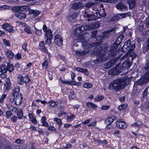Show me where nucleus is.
I'll return each instance as SVG.
<instances>
[{
  "mask_svg": "<svg viewBox=\"0 0 149 149\" xmlns=\"http://www.w3.org/2000/svg\"><path fill=\"white\" fill-rule=\"evenodd\" d=\"M99 26V24L98 22H96L91 26L86 25L81 27L77 28L74 31V33L76 34V42H81L82 46L84 48L87 49L88 47H93L94 46H97V43H94L90 46L88 43H87L88 38L84 34H80L81 33L84 32L85 31L97 28Z\"/></svg>",
  "mask_w": 149,
  "mask_h": 149,
  "instance_id": "1",
  "label": "nucleus"
},
{
  "mask_svg": "<svg viewBox=\"0 0 149 149\" xmlns=\"http://www.w3.org/2000/svg\"><path fill=\"white\" fill-rule=\"evenodd\" d=\"M125 79V78H118L114 80L109 87H112L113 88L117 90H120L125 86L126 84Z\"/></svg>",
  "mask_w": 149,
  "mask_h": 149,
  "instance_id": "2",
  "label": "nucleus"
},
{
  "mask_svg": "<svg viewBox=\"0 0 149 149\" xmlns=\"http://www.w3.org/2000/svg\"><path fill=\"white\" fill-rule=\"evenodd\" d=\"M100 13L98 11L96 12V13L94 14H89L85 12L84 17L85 18H88V20L89 22L90 21L95 20L102 17H104L106 15L104 13L102 14Z\"/></svg>",
  "mask_w": 149,
  "mask_h": 149,
  "instance_id": "3",
  "label": "nucleus"
},
{
  "mask_svg": "<svg viewBox=\"0 0 149 149\" xmlns=\"http://www.w3.org/2000/svg\"><path fill=\"white\" fill-rule=\"evenodd\" d=\"M43 31L46 32L45 34V38L46 40V43L47 45H49L52 42L51 40L52 38V32L50 29H47V26L44 25L43 27Z\"/></svg>",
  "mask_w": 149,
  "mask_h": 149,
  "instance_id": "4",
  "label": "nucleus"
},
{
  "mask_svg": "<svg viewBox=\"0 0 149 149\" xmlns=\"http://www.w3.org/2000/svg\"><path fill=\"white\" fill-rule=\"evenodd\" d=\"M99 51H98V54L97 56V59L95 60V62L96 63H100L102 62H103L105 61L106 60L107 58L105 57L104 54H101V53H102V49H101V47H99Z\"/></svg>",
  "mask_w": 149,
  "mask_h": 149,
  "instance_id": "5",
  "label": "nucleus"
},
{
  "mask_svg": "<svg viewBox=\"0 0 149 149\" xmlns=\"http://www.w3.org/2000/svg\"><path fill=\"white\" fill-rule=\"evenodd\" d=\"M22 100V95H18L14 97H11L10 101L11 102H14L17 105H19L21 103Z\"/></svg>",
  "mask_w": 149,
  "mask_h": 149,
  "instance_id": "6",
  "label": "nucleus"
},
{
  "mask_svg": "<svg viewBox=\"0 0 149 149\" xmlns=\"http://www.w3.org/2000/svg\"><path fill=\"white\" fill-rule=\"evenodd\" d=\"M30 80V79L28 76H23L20 75L18 77V83L21 85H23L24 83H26Z\"/></svg>",
  "mask_w": 149,
  "mask_h": 149,
  "instance_id": "7",
  "label": "nucleus"
},
{
  "mask_svg": "<svg viewBox=\"0 0 149 149\" xmlns=\"http://www.w3.org/2000/svg\"><path fill=\"white\" fill-rule=\"evenodd\" d=\"M119 68L118 66L114 68L109 71L108 74L111 75H116L120 72L121 70H119Z\"/></svg>",
  "mask_w": 149,
  "mask_h": 149,
  "instance_id": "8",
  "label": "nucleus"
},
{
  "mask_svg": "<svg viewBox=\"0 0 149 149\" xmlns=\"http://www.w3.org/2000/svg\"><path fill=\"white\" fill-rule=\"evenodd\" d=\"M2 27L10 33H14L15 32V31L13 29L12 26L8 23H6L3 24Z\"/></svg>",
  "mask_w": 149,
  "mask_h": 149,
  "instance_id": "9",
  "label": "nucleus"
},
{
  "mask_svg": "<svg viewBox=\"0 0 149 149\" xmlns=\"http://www.w3.org/2000/svg\"><path fill=\"white\" fill-rule=\"evenodd\" d=\"M55 43L58 46H61L63 44V39L59 35H56L55 36Z\"/></svg>",
  "mask_w": 149,
  "mask_h": 149,
  "instance_id": "10",
  "label": "nucleus"
},
{
  "mask_svg": "<svg viewBox=\"0 0 149 149\" xmlns=\"http://www.w3.org/2000/svg\"><path fill=\"white\" fill-rule=\"evenodd\" d=\"M141 78V79L136 82L135 84L140 85L143 83H141V81L142 80H143L146 81L148 80L149 79V73H146L144 75V77L143 78Z\"/></svg>",
  "mask_w": 149,
  "mask_h": 149,
  "instance_id": "11",
  "label": "nucleus"
},
{
  "mask_svg": "<svg viewBox=\"0 0 149 149\" xmlns=\"http://www.w3.org/2000/svg\"><path fill=\"white\" fill-rule=\"evenodd\" d=\"M117 127L121 129H125L127 127V125L123 121H118L116 123Z\"/></svg>",
  "mask_w": 149,
  "mask_h": 149,
  "instance_id": "12",
  "label": "nucleus"
},
{
  "mask_svg": "<svg viewBox=\"0 0 149 149\" xmlns=\"http://www.w3.org/2000/svg\"><path fill=\"white\" fill-rule=\"evenodd\" d=\"M28 7L26 6H14L12 7V10L15 11H23L27 9Z\"/></svg>",
  "mask_w": 149,
  "mask_h": 149,
  "instance_id": "13",
  "label": "nucleus"
},
{
  "mask_svg": "<svg viewBox=\"0 0 149 149\" xmlns=\"http://www.w3.org/2000/svg\"><path fill=\"white\" fill-rule=\"evenodd\" d=\"M59 82L63 84H69L73 85H78V84H80V83H78L77 82H75L73 81H70L67 80L63 81L62 79H60L59 80Z\"/></svg>",
  "mask_w": 149,
  "mask_h": 149,
  "instance_id": "14",
  "label": "nucleus"
},
{
  "mask_svg": "<svg viewBox=\"0 0 149 149\" xmlns=\"http://www.w3.org/2000/svg\"><path fill=\"white\" fill-rule=\"evenodd\" d=\"M131 66L130 63L128 61H126L120 66V68L124 70L128 69Z\"/></svg>",
  "mask_w": 149,
  "mask_h": 149,
  "instance_id": "15",
  "label": "nucleus"
},
{
  "mask_svg": "<svg viewBox=\"0 0 149 149\" xmlns=\"http://www.w3.org/2000/svg\"><path fill=\"white\" fill-rule=\"evenodd\" d=\"M5 54L6 56L10 59H12L14 57V54L10 50H7L5 51Z\"/></svg>",
  "mask_w": 149,
  "mask_h": 149,
  "instance_id": "16",
  "label": "nucleus"
},
{
  "mask_svg": "<svg viewBox=\"0 0 149 149\" xmlns=\"http://www.w3.org/2000/svg\"><path fill=\"white\" fill-rule=\"evenodd\" d=\"M38 48L40 49L41 51H43L46 53H47V50L45 46V43L44 42L42 41L40 42Z\"/></svg>",
  "mask_w": 149,
  "mask_h": 149,
  "instance_id": "17",
  "label": "nucleus"
},
{
  "mask_svg": "<svg viewBox=\"0 0 149 149\" xmlns=\"http://www.w3.org/2000/svg\"><path fill=\"white\" fill-rule=\"evenodd\" d=\"M30 119L31 122L34 124L37 123V121L36 119L35 116L32 113H29L28 114Z\"/></svg>",
  "mask_w": 149,
  "mask_h": 149,
  "instance_id": "18",
  "label": "nucleus"
},
{
  "mask_svg": "<svg viewBox=\"0 0 149 149\" xmlns=\"http://www.w3.org/2000/svg\"><path fill=\"white\" fill-rule=\"evenodd\" d=\"M116 7L118 9L120 10H126L127 9L126 6L121 3H118L116 6Z\"/></svg>",
  "mask_w": 149,
  "mask_h": 149,
  "instance_id": "19",
  "label": "nucleus"
},
{
  "mask_svg": "<svg viewBox=\"0 0 149 149\" xmlns=\"http://www.w3.org/2000/svg\"><path fill=\"white\" fill-rule=\"evenodd\" d=\"M15 15L18 18L21 19H25L26 15L24 13L16 12L15 13Z\"/></svg>",
  "mask_w": 149,
  "mask_h": 149,
  "instance_id": "20",
  "label": "nucleus"
},
{
  "mask_svg": "<svg viewBox=\"0 0 149 149\" xmlns=\"http://www.w3.org/2000/svg\"><path fill=\"white\" fill-rule=\"evenodd\" d=\"M19 87L15 88L13 91L12 95L11 97H14L18 96V95H21V94L19 93Z\"/></svg>",
  "mask_w": 149,
  "mask_h": 149,
  "instance_id": "21",
  "label": "nucleus"
},
{
  "mask_svg": "<svg viewBox=\"0 0 149 149\" xmlns=\"http://www.w3.org/2000/svg\"><path fill=\"white\" fill-rule=\"evenodd\" d=\"M116 119V118L114 116H112L107 118L105 120L106 123H112L113 121Z\"/></svg>",
  "mask_w": 149,
  "mask_h": 149,
  "instance_id": "22",
  "label": "nucleus"
},
{
  "mask_svg": "<svg viewBox=\"0 0 149 149\" xmlns=\"http://www.w3.org/2000/svg\"><path fill=\"white\" fill-rule=\"evenodd\" d=\"M47 104H50L49 107L51 108H53L56 107L58 104L57 102H54L53 101H51L47 103Z\"/></svg>",
  "mask_w": 149,
  "mask_h": 149,
  "instance_id": "23",
  "label": "nucleus"
},
{
  "mask_svg": "<svg viewBox=\"0 0 149 149\" xmlns=\"http://www.w3.org/2000/svg\"><path fill=\"white\" fill-rule=\"evenodd\" d=\"M125 15L124 14H118L117 15L115 16L113 18V21H117L120 19L125 17Z\"/></svg>",
  "mask_w": 149,
  "mask_h": 149,
  "instance_id": "24",
  "label": "nucleus"
},
{
  "mask_svg": "<svg viewBox=\"0 0 149 149\" xmlns=\"http://www.w3.org/2000/svg\"><path fill=\"white\" fill-rule=\"evenodd\" d=\"M8 71L6 66L4 65L0 66V72L2 73H6Z\"/></svg>",
  "mask_w": 149,
  "mask_h": 149,
  "instance_id": "25",
  "label": "nucleus"
},
{
  "mask_svg": "<svg viewBox=\"0 0 149 149\" xmlns=\"http://www.w3.org/2000/svg\"><path fill=\"white\" fill-rule=\"evenodd\" d=\"M128 4L130 9L134 7L136 4L135 0H129Z\"/></svg>",
  "mask_w": 149,
  "mask_h": 149,
  "instance_id": "26",
  "label": "nucleus"
},
{
  "mask_svg": "<svg viewBox=\"0 0 149 149\" xmlns=\"http://www.w3.org/2000/svg\"><path fill=\"white\" fill-rule=\"evenodd\" d=\"M7 65V68L9 72H12L14 70V67L13 66V64L10 63H8Z\"/></svg>",
  "mask_w": 149,
  "mask_h": 149,
  "instance_id": "27",
  "label": "nucleus"
},
{
  "mask_svg": "<svg viewBox=\"0 0 149 149\" xmlns=\"http://www.w3.org/2000/svg\"><path fill=\"white\" fill-rule=\"evenodd\" d=\"M46 120L47 119L45 117L43 116L42 118L41 119V122L42 123V126L47 127L48 126V124L46 121Z\"/></svg>",
  "mask_w": 149,
  "mask_h": 149,
  "instance_id": "28",
  "label": "nucleus"
},
{
  "mask_svg": "<svg viewBox=\"0 0 149 149\" xmlns=\"http://www.w3.org/2000/svg\"><path fill=\"white\" fill-rule=\"evenodd\" d=\"M75 69L77 71L81 72H83L86 75H88V71L86 69L80 68H77Z\"/></svg>",
  "mask_w": 149,
  "mask_h": 149,
  "instance_id": "29",
  "label": "nucleus"
},
{
  "mask_svg": "<svg viewBox=\"0 0 149 149\" xmlns=\"http://www.w3.org/2000/svg\"><path fill=\"white\" fill-rule=\"evenodd\" d=\"M83 7V6L82 5V4L81 3H74L73 5L72 8L74 9H76Z\"/></svg>",
  "mask_w": 149,
  "mask_h": 149,
  "instance_id": "30",
  "label": "nucleus"
},
{
  "mask_svg": "<svg viewBox=\"0 0 149 149\" xmlns=\"http://www.w3.org/2000/svg\"><path fill=\"white\" fill-rule=\"evenodd\" d=\"M86 106L89 108H93L96 109L97 107V106L94 103L90 102H87L86 103Z\"/></svg>",
  "mask_w": 149,
  "mask_h": 149,
  "instance_id": "31",
  "label": "nucleus"
},
{
  "mask_svg": "<svg viewBox=\"0 0 149 149\" xmlns=\"http://www.w3.org/2000/svg\"><path fill=\"white\" fill-rule=\"evenodd\" d=\"M42 68L44 69H47L49 66V62L47 59L45 60L42 63Z\"/></svg>",
  "mask_w": 149,
  "mask_h": 149,
  "instance_id": "32",
  "label": "nucleus"
},
{
  "mask_svg": "<svg viewBox=\"0 0 149 149\" xmlns=\"http://www.w3.org/2000/svg\"><path fill=\"white\" fill-rule=\"evenodd\" d=\"M29 13L30 14H33V16L36 17L39 14L40 12L37 10H30Z\"/></svg>",
  "mask_w": 149,
  "mask_h": 149,
  "instance_id": "33",
  "label": "nucleus"
},
{
  "mask_svg": "<svg viewBox=\"0 0 149 149\" xmlns=\"http://www.w3.org/2000/svg\"><path fill=\"white\" fill-rule=\"evenodd\" d=\"M117 0H97L96 1H99L100 2H103L105 3H114L116 2Z\"/></svg>",
  "mask_w": 149,
  "mask_h": 149,
  "instance_id": "34",
  "label": "nucleus"
},
{
  "mask_svg": "<svg viewBox=\"0 0 149 149\" xmlns=\"http://www.w3.org/2000/svg\"><path fill=\"white\" fill-rule=\"evenodd\" d=\"M104 98V96L101 95L96 96L94 98L95 101H99L102 100Z\"/></svg>",
  "mask_w": 149,
  "mask_h": 149,
  "instance_id": "35",
  "label": "nucleus"
},
{
  "mask_svg": "<svg viewBox=\"0 0 149 149\" xmlns=\"http://www.w3.org/2000/svg\"><path fill=\"white\" fill-rule=\"evenodd\" d=\"M78 15V14L73 13L71 15H69L68 17V18L70 20H72L75 18Z\"/></svg>",
  "mask_w": 149,
  "mask_h": 149,
  "instance_id": "36",
  "label": "nucleus"
},
{
  "mask_svg": "<svg viewBox=\"0 0 149 149\" xmlns=\"http://www.w3.org/2000/svg\"><path fill=\"white\" fill-rule=\"evenodd\" d=\"M24 31L27 33L29 34H31L32 33V31L31 28L28 26H26L24 29Z\"/></svg>",
  "mask_w": 149,
  "mask_h": 149,
  "instance_id": "37",
  "label": "nucleus"
},
{
  "mask_svg": "<svg viewBox=\"0 0 149 149\" xmlns=\"http://www.w3.org/2000/svg\"><path fill=\"white\" fill-rule=\"evenodd\" d=\"M17 116L19 119H21L23 116V114L22 111L21 109L18 110L17 112Z\"/></svg>",
  "mask_w": 149,
  "mask_h": 149,
  "instance_id": "38",
  "label": "nucleus"
},
{
  "mask_svg": "<svg viewBox=\"0 0 149 149\" xmlns=\"http://www.w3.org/2000/svg\"><path fill=\"white\" fill-rule=\"evenodd\" d=\"M11 84H8L5 83L4 84L3 89L5 91H8L10 88Z\"/></svg>",
  "mask_w": 149,
  "mask_h": 149,
  "instance_id": "39",
  "label": "nucleus"
},
{
  "mask_svg": "<svg viewBox=\"0 0 149 149\" xmlns=\"http://www.w3.org/2000/svg\"><path fill=\"white\" fill-rule=\"evenodd\" d=\"M83 86L85 88H91L93 86V85L90 83H86L84 84Z\"/></svg>",
  "mask_w": 149,
  "mask_h": 149,
  "instance_id": "40",
  "label": "nucleus"
},
{
  "mask_svg": "<svg viewBox=\"0 0 149 149\" xmlns=\"http://www.w3.org/2000/svg\"><path fill=\"white\" fill-rule=\"evenodd\" d=\"M75 118V116L73 114H71L70 116H67V120L68 121L70 122L72 121Z\"/></svg>",
  "mask_w": 149,
  "mask_h": 149,
  "instance_id": "41",
  "label": "nucleus"
},
{
  "mask_svg": "<svg viewBox=\"0 0 149 149\" xmlns=\"http://www.w3.org/2000/svg\"><path fill=\"white\" fill-rule=\"evenodd\" d=\"M127 106V104H122L118 107V109L119 110H121L124 109L126 108Z\"/></svg>",
  "mask_w": 149,
  "mask_h": 149,
  "instance_id": "42",
  "label": "nucleus"
},
{
  "mask_svg": "<svg viewBox=\"0 0 149 149\" xmlns=\"http://www.w3.org/2000/svg\"><path fill=\"white\" fill-rule=\"evenodd\" d=\"M3 42L6 46L10 47V44L9 40L3 39Z\"/></svg>",
  "mask_w": 149,
  "mask_h": 149,
  "instance_id": "43",
  "label": "nucleus"
},
{
  "mask_svg": "<svg viewBox=\"0 0 149 149\" xmlns=\"http://www.w3.org/2000/svg\"><path fill=\"white\" fill-rule=\"evenodd\" d=\"M130 41L128 40L125 43L124 47L125 48H127L129 47L130 45Z\"/></svg>",
  "mask_w": 149,
  "mask_h": 149,
  "instance_id": "44",
  "label": "nucleus"
},
{
  "mask_svg": "<svg viewBox=\"0 0 149 149\" xmlns=\"http://www.w3.org/2000/svg\"><path fill=\"white\" fill-rule=\"evenodd\" d=\"M54 120L59 125L60 127L62 125L61 120L60 119L56 118L54 119Z\"/></svg>",
  "mask_w": 149,
  "mask_h": 149,
  "instance_id": "45",
  "label": "nucleus"
},
{
  "mask_svg": "<svg viewBox=\"0 0 149 149\" xmlns=\"http://www.w3.org/2000/svg\"><path fill=\"white\" fill-rule=\"evenodd\" d=\"M35 32L39 36L41 35L42 33V31L41 30H39L37 29L36 27H35Z\"/></svg>",
  "mask_w": 149,
  "mask_h": 149,
  "instance_id": "46",
  "label": "nucleus"
},
{
  "mask_svg": "<svg viewBox=\"0 0 149 149\" xmlns=\"http://www.w3.org/2000/svg\"><path fill=\"white\" fill-rule=\"evenodd\" d=\"M9 7L6 5H3L0 6V10H3L6 9H9Z\"/></svg>",
  "mask_w": 149,
  "mask_h": 149,
  "instance_id": "47",
  "label": "nucleus"
},
{
  "mask_svg": "<svg viewBox=\"0 0 149 149\" xmlns=\"http://www.w3.org/2000/svg\"><path fill=\"white\" fill-rule=\"evenodd\" d=\"M6 118H10V117L12 116V112L10 111H8L6 112Z\"/></svg>",
  "mask_w": 149,
  "mask_h": 149,
  "instance_id": "48",
  "label": "nucleus"
},
{
  "mask_svg": "<svg viewBox=\"0 0 149 149\" xmlns=\"http://www.w3.org/2000/svg\"><path fill=\"white\" fill-rule=\"evenodd\" d=\"M15 58L16 59H19L22 58L21 54L19 53L17 54L15 56Z\"/></svg>",
  "mask_w": 149,
  "mask_h": 149,
  "instance_id": "49",
  "label": "nucleus"
},
{
  "mask_svg": "<svg viewBox=\"0 0 149 149\" xmlns=\"http://www.w3.org/2000/svg\"><path fill=\"white\" fill-rule=\"evenodd\" d=\"M27 43L26 42H24L22 45V48L23 49L25 50H27Z\"/></svg>",
  "mask_w": 149,
  "mask_h": 149,
  "instance_id": "50",
  "label": "nucleus"
},
{
  "mask_svg": "<svg viewBox=\"0 0 149 149\" xmlns=\"http://www.w3.org/2000/svg\"><path fill=\"white\" fill-rule=\"evenodd\" d=\"M32 63H31L30 62L28 63L26 65V67L27 68L24 70L27 72L29 70V68L31 66Z\"/></svg>",
  "mask_w": 149,
  "mask_h": 149,
  "instance_id": "51",
  "label": "nucleus"
},
{
  "mask_svg": "<svg viewBox=\"0 0 149 149\" xmlns=\"http://www.w3.org/2000/svg\"><path fill=\"white\" fill-rule=\"evenodd\" d=\"M141 124H138L137 123H135L132 124L131 125V126L132 127H139L141 125Z\"/></svg>",
  "mask_w": 149,
  "mask_h": 149,
  "instance_id": "52",
  "label": "nucleus"
},
{
  "mask_svg": "<svg viewBox=\"0 0 149 149\" xmlns=\"http://www.w3.org/2000/svg\"><path fill=\"white\" fill-rule=\"evenodd\" d=\"M106 126V127L107 129H111L113 127V125L112 123H108Z\"/></svg>",
  "mask_w": 149,
  "mask_h": 149,
  "instance_id": "53",
  "label": "nucleus"
},
{
  "mask_svg": "<svg viewBox=\"0 0 149 149\" xmlns=\"http://www.w3.org/2000/svg\"><path fill=\"white\" fill-rule=\"evenodd\" d=\"M6 95L5 94H3L2 95L0 98V101L1 103H3V100L6 97Z\"/></svg>",
  "mask_w": 149,
  "mask_h": 149,
  "instance_id": "54",
  "label": "nucleus"
},
{
  "mask_svg": "<svg viewBox=\"0 0 149 149\" xmlns=\"http://www.w3.org/2000/svg\"><path fill=\"white\" fill-rule=\"evenodd\" d=\"M17 119V118L16 116H14L11 118V120L13 122H15Z\"/></svg>",
  "mask_w": 149,
  "mask_h": 149,
  "instance_id": "55",
  "label": "nucleus"
},
{
  "mask_svg": "<svg viewBox=\"0 0 149 149\" xmlns=\"http://www.w3.org/2000/svg\"><path fill=\"white\" fill-rule=\"evenodd\" d=\"M7 107L10 110L13 111V107L9 104H6Z\"/></svg>",
  "mask_w": 149,
  "mask_h": 149,
  "instance_id": "56",
  "label": "nucleus"
},
{
  "mask_svg": "<svg viewBox=\"0 0 149 149\" xmlns=\"http://www.w3.org/2000/svg\"><path fill=\"white\" fill-rule=\"evenodd\" d=\"M109 107V106L108 105H104L102 106V110H106L108 109Z\"/></svg>",
  "mask_w": 149,
  "mask_h": 149,
  "instance_id": "57",
  "label": "nucleus"
},
{
  "mask_svg": "<svg viewBox=\"0 0 149 149\" xmlns=\"http://www.w3.org/2000/svg\"><path fill=\"white\" fill-rule=\"evenodd\" d=\"M97 122L96 121H95L89 124L88 126H94L96 125Z\"/></svg>",
  "mask_w": 149,
  "mask_h": 149,
  "instance_id": "58",
  "label": "nucleus"
},
{
  "mask_svg": "<svg viewBox=\"0 0 149 149\" xmlns=\"http://www.w3.org/2000/svg\"><path fill=\"white\" fill-rule=\"evenodd\" d=\"M145 69L147 71H149V62L146 64V66L145 68Z\"/></svg>",
  "mask_w": 149,
  "mask_h": 149,
  "instance_id": "59",
  "label": "nucleus"
},
{
  "mask_svg": "<svg viewBox=\"0 0 149 149\" xmlns=\"http://www.w3.org/2000/svg\"><path fill=\"white\" fill-rule=\"evenodd\" d=\"M47 128L48 130H52V131L55 130L56 129L54 127L51 126H49Z\"/></svg>",
  "mask_w": 149,
  "mask_h": 149,
  "instance_id": "60",
  "label": "nucleus"
},
{
  "mask_svg": "<svg viewBox=\"0 0 149 149\" xmlns=\"http://www.w3.org/2000/svg\"><path fill=\"white\" fill-rule=\"evenodd\" d=\"M15 142L18 143H23V141L20 139H18L16 140Z\"/></svg>",
  "mask_w": 149,
  "mask_h": 149,
  "instance_id": "61",
  "label": "nucleus"
},
{
  "mask_svg": "<svg viewBox=\"0 0 149 149\" xmlns=\"http://www.w3.org/2000/svg\"><path fill=\"white\" fill-rule=\"evenodd\" d=\"M90 119H88L86 120L85 121H84V122H83L82 123V124L83 125H85L86 124H87L89 123V122L90 121Z\"/></svg>",
  "mask_w": 149,
  "mask_h": 149,
  "instance_id": "62",
  "label": "nucleus"
},
{
  "mask_svg": "<svg viewBox=\"0 0 149 149\" xmlns=\"http://www.w3.org/2000/svg\"><path fill=\"white\" fill-rule=\"evenodd\" d=\"M71 78L72 79V80H73V81H74V77H75V74H74V73L72 72L71 73Z\"/></svg>",
  "mask_w": 149,
  "mask_h": 149,
  "instance_id": "63",
  "label": "nucleus"
},
{
  "mask_svg": "<svg viewBox=\"0 0 149 149\" xmlns=\"http://www.w3.org/2000/svg\"><path fill=\"white\" fill-rule=\"evenodd\" d=\"M6 83L8 84H11L10 79L9 78H7L5 80Z\"/></svg>",
  "mask_w": 149,
  "mask_h": 149,
  "instance_id": "64",
  "label": "nucleus"
}]
</instances>
